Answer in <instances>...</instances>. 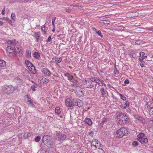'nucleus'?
I'll return each mask as SVG.
<instances>
[{"label":"nucleus","mask_w":153,"mask_h":153,"mask_svg":"<svg viewBox=\"0 0 153 153\" xmlns=\"http://www.w3.org/2000/svg\"><path fill=\"white\" fill-rule=\"evenodd\" d=\"M100 91L101 93V94L102 97H104V95L106 94L104 88H101L100 89Z\"/></svg>","instance_id":"28"},{"label":"nucleus","mask_w":153,"mask_h":153,"mask_svg":"<svg viewBox=\"0 0 153 153\" xmlns=\"http://www.w3.org/2000/svg\"><path fill=\"white\" fill-rule=\"evenodd\" d=\"M6 51L8 55L14 52L15 50L13 48L10 46H8L6 48Z\"/></svg>","instance_id":"9"},{"label":"nucleus","mask_w":153,"mask_h":153,"mask_svg":"<svg viewBox=\"0 0 153 153\" xmlns=\"http://www.w3.org/2000/svg\"><path fill=\"white\" fill-rule=\"evenodd\" d=\"M56 136L55 139L56 140H61V137L62 135V133L60 132L56 131L55 134Z\"/></svg>","instance_id":"10"},{"label":"nucleus","mask_w":153,"mask_h":153,"mask_svg":"<svg viewBox=\"0 0 153 153\" xmlns=\"http://www.w3.org/2000/svg\"><path fill=\"white\" fill-rule=\"evenodd\" d=\"M145 59V57H143V58H142V57L140 56L139 57V60L141 62H143V60Z\"/></svg>","instance_id":"46"},{"label":"nucleus","mask_w":153,"mask_h":153,"mask_svg":"<svg viewBox=\"0 0 153 153\" xmlns=\"http://www.w3.org/2000/svg\"><path fill=\"white\" fill-rule=\"evenodd\" d=\"M70 82H73L74 83H76L77 81L74 78L71 80Z\"/></svg>","instance_id":"41"},{"label":"nucleus","mask_w":153,"mask_h":153,"mask_svg":"<svg viewBox=\"0 0 153 153\" xmlns=\"http://www.w3.org/2000/svg\"><path fill=\"white\" fill-rule=\"evenodd\" d=\"M120 107L123 109H125L126 108V106H124V105H120Z\"/></svg>","instance_id":"54"},{"label":"nucleus","mask_w":153,"mask_h":153,"mask_svg":"<svg viewBox=\"0 0 153 153\" xmlns=\"http://www.w3.org/2000/svg\"><path fill=\"white\" fill-rule=\"evenodd\" d=\"M115 68H116V67H115ZM114 71H116V72H115V74H117L119 72V71L117 70H116V71L115 69Z\"/></svg>","instance_id":"59"},{"label":"nucleus","mask_w":153,"mask_h":153,"mask_svg":"<svg viewBox=\"0 0 153 153\" xmlns=\"http://www.w3.org/2000/svg\"><path fill=\"white\" fill-rule=\"evenodd\" d=\"M140 65L142 67H143L144 66V65L143 63H142V62H141V63H140Z\"/></svg>","instance_id":"64"},{"label":"nucleus","mask_w":153,"mask_h":153,"mask_svg":"<svg viewBox=\"0 0 153 153\" xmlns=\"http://www.w3.org/2000/svg\"><path fill=\"white\" fill-rule=\"evenodd\" d=\"M135 117L141 123H145V120L141 117L136 115L135 116Z\"/></svg>","instance_id":"18"},{"label":"nucleus","mask_w":153,"mask_h":153,"mask_svg":"<svg viewBox=\"0 0 153 153\" xmlns=\"http://www.w3.org/2000/svg\"><path fill=\"white\" fill-rule=\"evenodd\" d=\"M31 100H29L27 101V102H29V104H32V102L31 101Z\"/></svg>","instance_id":"63"},{"label":"nucleus","mask_w":153,"mask_h":153,"mask_svg":"<svg viewBox=\"0 0 153 153\" xmlns=\"http://www.w3.org/2000/svg\"><path fill=\"white\" fill-rule=\"evenodd\" d=\"M137 140L141 143L143 144H146L148 142V139L146 137L145 138H137Z\"/></svg>","instance_id":"8"},{"label":"nucleus","mask_w":153,"mask_h":153,"mask_svg":"<svg viewBox=\"0 0 153 153\" xmlns=\"http://www.w3.org/2000/svg\"><path fill=\"white\" fill-rule=\"evenodd\" d=\"M85 81L87 82L86 84V87L91 88H92L94 86V84L92 83V82L87 80H85Z\"/></svg>","instance_id":"11"},{"label":"nucleus","mask_w":153,"mask_h":153,"mask_svg":"<svg viewBox=\"0 0 153 153\" xmlns=\"http://www.w3.org/2000/svg\"><path fill=\"white\" fill-rule=\"evenodd\" d=\"M125 105H126V107H128L130 103L128 101H126Z\"/></svg>","instance_id":"43"},{"label":"nucleus","mask_w":153,"mask_h":153,"mask_svg":"<svg viewBox=\"0 0 153 153\" xmlns=\"http://www.w3.org/2000/svg\"><path fill=\"white\" fill-rule=\"evenodd\" d=\"M140 55L141 56V57H142V58H143V57H145V58H147V56H145V53L144 52H140Z\"/></svg>","instance_id":"32"},{"label":"nucleus","mask_w":153,"mask_h":153,"mask_svg":"<svg viewBox=\"0 0 153 153\" xmlns=\"http://www.w3.org/2000/svg\"><path fill=\"white\" fill-rule=\"evenodd\" d=\"M133 14L132 15V16H138V13L137 12H135L134 13H132Z\"/></svg>","instance_id":"45"},{"label":"nucleus","mask_w":153,"mask_h":153,"mask_svg":"<svg viewBox=\"0 0 153 153\" xmlns=\"http://www.w3.org/2000/svg\"><path fill=\"white\" fill-rule=\"evenodd\" d=\"M6 65V62L3 60H0V67H5Z\"/></svg>","instance_id":"19"},{"label":"nucleus","mask_w":153,"mask_h":153,"mask_svg":"<svg viewBox=\"0 0 153 153\" xmlns=\"http://www.w3.org/2000/svg\"><path fill=\"white\" fill-rule=\"evenodd\" d=\"M149 113L150 114H153V107L151 108L149 110Z\"/></svg>","instance_id":"48"},{"label":"nucleus","mask_w":153,"mask_h":153,"mask_svg":"<svg viewBox=\"0 0 153 153\" xmlns=\"http://www.w3.org/2000/svg\"><path fill=\"white\" fill-rule=\"evenodd\" d=\"M96 33L99 36H100L101 37H102V35L101 34V33L100 31L99 30L97 31Z\"/></svg>","instance_id":"44"},{"label":"nucleus","mask_w":153,"mask_h":153,"mask_svg":"<svg viewBox=\"0 0 153 153\" xmlns=\"http://www.w3.org/2000/svg\"><path fill=\"white\" fill-rule=\"evenodd\" d=\"M125 27H118L117 28V30L120 31H122L124 29Z\"/></svg>","instance_id":"40"},{"label":"nucleus","mask_w":153,"mask_h":153,"mask_svg":"<svg viewBox=\"0 0 153 153\" xmlns=\"http://www.w3.org/2000/svg\"><path fill=\"white\" fill-rule=\"evenodd\" d=\"M98 142H99L96 139L93 140L91 142V145L95 147V145H97L98 144Z\"/></svg>","instance_id":"23"},{"label":"nucleus","mask_w":153,"mask_h":153,"mask_svg":"<svg viewBox=\"0 0 153 153\" xmlns=\"http://www.w3.org/2000/svg\"><path fill=\"white\" fill-rule=\"evenodd\" d=\"M117 119L120 125L128 124L129 122V118L127 114L118 112L117 114Z\"/></svg>","instance_id":"1"},{"label":"nucleus","mask_w":153,"mask_h":153,"mask_svg":"<svg viewBox=\"0 0 153 153\" xmlns=\"http://www.w3.org/2000/svg\"><path fill=\"white\" fill-rule=\"evenodd\" d=\"M67 137V136L66 135L64 134H62V135L61 137V140L63 141Z\"/></svg>","instance_id":"29"},{"label":"nucleus","mask_w":153,"mask_h":153,"mask_svg":"<svg viewBox=\"0 0 153 153\" xmlns=\"http://www.w3.org/2000/svg\"><path fill=\"white\" fill-rule=\"evenodd\" d=\"M88 134H89V135L91 137H93L94 136V131H91L90 129L89 131L88 132Z\"/></svg>","instance_id":"34"},{"label":"nucleus","mask_w":153,"mask_h":153,"mask_svg":"<svg viewBox=\"0 0 153 153\" xmlns=\"http://www.w3.org/2000/svg\"><path fill=\"white\" fill-rule=\"evenodd\" d=\"M56 19V18L55 17H54L52 18V23H54Z\"/></svg>","instance_id":"56"},{"label":"nucleus","mask_w":153,"mask_h":153,"mask_svg":"<svg viewBox=\"0 0 153 153\" xmlns=\"http://www.w3.org/2000/svg\"><path fill=\"white\" fill-rule=\"evenodd\" d=\"M38 85L37 84L34 83L31 86V88L33 91H36L35 88L37 87Z\"/></svg>","instance_id":"22"},{"label":"nucleus","mask_w":153,"mask_h":153,"mask_svg":"<svg viewBox=\"0 0 153 153\" xmlns=\"http://www.w3.org/2000/svg\"><path fill=\"white\" fill-rule=\"evenodd\" d=\"M14 52L19 56H21L23 55V51L22 49L21 48L20 49L19 46L18 45L15 48Z\"/></svg>","instance_id":"4"},{"label":"nucleus","mask_w":153,"mask_h":153,"mask_svg":"<svg viewBox=\"0 0 153 153\" xmlns=\"http://www.w3.org/2000/svg\"><path fill=\"white\" fill-rule=\"evenodd\" d=\"M53 59H55V61L57 63H60L62 60V58H53Z\"/></svg>","instance_id":"26"},{"label":"nucleus","mask_w":153,"mask_h":153,"mask_svg":"<svg viewBox=\"0 0 153 153\" xmlns=\"http://www.w3.org/2000/svg\"><path fill=\"white\" fill-rule=\"evenodd\" d=\"M25 63L28 67L29 69H30V68H31V67L33 65L32 63L30 62V61L28 60H25Z\"/></svg>","instance_id":"15"},{"label":"nucleus","mask_w":153,"mask_h":153,"mask_svg":"<svg viewBox=\"0 0 153 153\" xmlns=\"http://www.w3.org/2000/svg\"><path fill=\"white\" fill-rule=\"evenodd\" d=\"M4 91L8 94L12 93L14 90V88L12 85H6L3 88Z\"/></svg>","instance_id":"3"},{"label":"nucleus","mask_w":153,"mask_h":153,"mask_svg":"<svg viewBox=\"0 0 153 153\" xmlns=\"http://www.w3.org/2000/svg\"><path fill=\"white\" fill-rule=\"evenodd\" d=\"M71 75L68 73L65 74V76L68 78Z\"/></svg>","instance_id":"53"},{"label":"nucleus","mask_w":153,"mask_h":153,"mask_svg":"<svg viewBox=\"0 0 153 153\" xmlns=\"http://www.w3.org/2000/svg\"><path fill=\"white\" fill-rule=\"evenodd\" d=\"M3 19L7 21L8 20L9 18L7 17H3Z\"/></svg>","instance_id":"58"},{"label":"nucleus","mask_w":153,"mask_h":153,"mask_svg":"<svg viewBox=\"0 0 153 153\" xmlns=\"http://www.w3.org/2000/svg\"><path fill=\"white\" fill-rule=\"evenodd\" d=\"M50 140V136L49 135H44L42 138V140L43 142L44 143L45 141H49Z\"/></svg>","instance_id":"13"},{"label":"nucleus","mask_w":153,"mask_h":153,"mask_svg":"<svg viewBox=\"0 0 153 153\" xmlns=\"http://www.w3.org/2000/svg\"><path fill=\"white\" fill-rule=\"evenodd\" d=\"M41 30L42 31V32H43L44 31V33H45L46 32H45V27H41Z\"/></svg>","instance_id":"55"},{"label":"nucleus","mask_w":153,"mask_h":153,"mask_svg":"<svg viewBox=\"0 0 153 153\" xmlns=\"http://www.w3.org/2000/svg\"><path fill=\"white\" fill-rule=\"evenodd\" d=\"M11 17L13 19H14V18H15V14L14 13H12L11 14Z\"/></svg>","instance_id":"47"},{"label":"nucleus","mask_w":153,"mask_h":153,"mask_svg":"<svg viewBox=\"0 0 153 153\" xmlns=\"http://www.w3.org/2000/svg\"><path fill=\"white\" fill-rule=\"evenodd\" d=\"M138 143L137 141H134L132 143V145L134 146H136L138 145Z\"/></svg>","instance_id":"37"},{"label":"nucleus","mask_w":153,"mask_h":153,"mask_svg":"<svg viewBox=\"0 0 153 153\" xmlns=\"http://www.w3.org/2000/svg\"><path fill=\"white\" fill-rule=\"evenodd\" d=\"M8 22L9 24L11 26L13 25V24L12 23V21L11 20L9 19H8V20L7 21Z\"/></svg>","instance_id":"50"},{"label":"nucleus","mask_w":153,"mask_h":153,"mask_svg":"<svg viewBox=\"0 0 153 153\" xmlns=\"http://www.w3.org/2000/svg\"><path fill=\"white\" fill-rule=\"evenodd\" d=\"M42 80H43L42 81L43 82V83L45 84L48 83L49 81V80L48 79H47L46 78L44 80H43L42 79Z\"/></svg>","instance_id":"38"},{"label":"nucleus","mask_w":153,"mask_h":153,"mask_svg":"<svg viewBox=\"0 0 153 153\" xmlns=\"http://www.w3.org/2000/svg\"><path fill=\"white\" fill-rule=\"evenodd\" d=\"M125 84H128L129 83V81L128 79H126L124 81Z\"/></svg>","instance_id":"52"},{"label":"nucleus","mask_w":153,"mask_h":153,"mask_svg":"<svg viewBox=\"0 0 153 153\" xmlns=\"http://www.w3.org/2000/svg\"><path fill=\"white\" fill-rule=\"evenodd\" d=\"M103 22V23L105 24H109L110 23V22L108 20H104Z\"/></svg>","instance_id":"39"},{"label":"nucleus","mask_w":153,"mask_h":153,"mask_svg":"<svg viewBox=\"0 0 153 153\" xmlns=\"http://www.w3.org/2000/svg\"><path fill=\"white\" fill-rule=\"evenodd\" d=\"M85 123L89 126L91 125L92 123L91 120L90 118H86L84 120Z\"/></svg>","instance_id":"14"},{"label":"nucleus","mask_w":153,"mask_h":153,"mask_svg":"<svg viewBox=\"0 0 153 153\" xmlns=\"http://www.w3.org/2000/svg\"><path fill=\"white\" fill-rule=\"evenodd\" d=\"M127 134V130L124 127H122L117 131L115 135L116 138H120Z\"/></svg>","instance_id":"2"},{"label":"nucleus","mask_w":153,"mask_h":153,"mask_svg":"<svg viewBox=\"0 0 153 153\" xmlns=\"http://www.w3.org/2000/svg\"><path fill=\"white\" fill-rule=\"evenodd\" d=\"M33 56L35 58L38 59L39 58L40 55L38 52H35L33 54Z\"/></svg>","instance_id":"16"},{"label":"nucleus","mask_w":153,"mask_h":153,"mask_svg":"<svg viewBox=\"0 0 153 153\" xmlns=\"http://www.w3.org/2000/svg\"><path fill=\"white\" fill-rule=\"evenodd\" d=\"M33 37L35 38L36 39V42H38V40L39 37V36L38 35L35 33L33 35Z\"/></svg>","instance_id":"30"},{"label":"nucleus","mask_w":153,"mask_h":153,"mask_svg":"<svg viewBox=\"0 0 153 153\" xmlns=\"http://www.w3.org/2000/svg\"><path fill=\"white\" fill-rule=\"evenodd\" d=\"M71 11V10L70 9H66V11L68 12H70Z\"/></svg>","instance_id":"62"},{"label":"nucleus","mask_w":153,"mask_h":153,"mask_svg":"<svg viewBox=\"0 0 153 153\" xmlns=\"http://www.w3.org/2000/svg\"><path fill=\"white\" fill-rule=\"evenodd\" d=\"M41 139V137L40 136H38L35 138V140L36 142H38Z\"/></svg>","instance_id":"33"},{"label":"nucleus","mask_w":153,"mask_h":153,"mask_svg":"<svg viewBox=\"0 0 153 153\" xmlns=\"http://www.w3.org/2000/svg\"><path fill=\"white\" fill-rule=\"evenodd\" d=\"M119 95L120 96V98L121 99H122L123 100H126V98L122 94H119Z\"/></svg>","instance_id":"36"},{"label":"nucleus","mask_w":153,"mask_h":153,"mask_svg":"<svg viewBox=\"0 0 153 153\" xmlns=\"http://www.w3.org/2000/svg\"><path fill=\"white\" fill-rule=\"evenodd\" d=\"M107 118H104L102 120L100 124V125L101 126H102L103 124L107 122Z\"/></svg>","instance_id":"27"},{"label":"nucleus","mask_w":153,"mask_h":153,"mask_svg":"<svg viewBox=\"0 0 153 153\" xmlns=\"http://www.w3.org/2000/svg\"><path fill=\"white\" fill-rule=\"evenodd\" d=\"M42 71L43 74L48 76H51L52 74L51 72L47 68H43Z\"/></svg>","instance_id":"7"},{"label":"nucleus","mask_w":153,"mask_h":153,"mask_svg":"<svg viewBox=\"0 0 153 153\" xmlns=\"http://www.w3.org/2000/svg\"><path fill=\"white\" fill-rule=\"evenodd\" d=\"M73 78V76L72 75H70V76L68 78V79L70 81Z\"/></svg>","instance_id":"49"},{"label":"nucleus","mask_w":153,"mask_h":153,"mask_svg":"<svg viewBox=\"0 0 153 153\" xmlns=\"http://www.w3.org/2000/svg\"><path fill=\"white\" fill-rule=\"evenodd\" d=\"M50 140H49V141H45V142H46V143L48 145V144H51L50 143Z\"/></svg>","instance_id":"61"},{"label":"nucleus","mask_w":153,"mask_h":153,"mask_svg":"<svg viewBox=\"0 0 153 153\" xmlns=\"http://www.w3.org/2000/svg\"><path fill=\"white\" fill-rule=\"evenodd\" d=\"M60 112V108L58 107H56L55 109V113L57 114H59Z\"/></svg>","instance_id":"25"},{"label":"nucleus","mask_w":153,"mask_h":153,"mask_svg":"<svg viewBox=\"0 0 153 153\" xmlns=\"http://www.w3.org/2000/svg\"><path fill=\"white\" fill-rule=\"evenodd\" d=\"M14 81L18 84H22L23 83V81L22 79L19 77H16L14 79Z\"/></svg>","instance_id":"12"},{"label":"nucleus","mask_w":153,"mask_h":153,"mask_svg":"<svg viewBox=\"0 0 153 153\" xmlns=\"http://www.w3.org/2000/svg\"><path fill=\"white\" fill-rule=\"evenodd\" d=\"M78 93H79V94L81 96H82L84 95L83 91L82 90H79L78 91Z\"/></svg>","instance_id":"42"},{"label":"nucleus","mask_w":153,"mask_h":153,"mask_svg":"<svg viewBox=\"0 0 153 153\" xmlns=\"http://www.w3.org/2000/svg\"><path fill=\"white\" fill-rule=\"evenodd\" d=\"M51 40V37L50 36L48 37V39L46 40L47 42H50Z\"/></svg>","instance_id":"51"},{"label":"nucleus","mask_w":153,"mask_h":153,"mask_svg":"<svg viewBox=\"0 0 153 153\" xmlns=\"http://www.w3.org/2000/svg\"><path fill=\"white\" fill-rule=\"evenodd\" d=\"M6 42L9 45H12L14 43V42L13 41L9 40H7Z\"/></svg>","instance_id":"35"},{"label":"nucleus","mask_w":153,"mask_h":153,"mask_svg":"<svg viewBox=\"0 0 153 153\" xmlns=\"http://www.w3.org/2000/svg\"><path fill=\"white\" fill-rule=\"evenodd\" d=\"M74 100H71L70 99H67L65 101V104L66 106L69 107H71L74 105Z\"/></svg>","instance_id":"6"},{"label":"nucleus","mask_w":153,"mask_h":153,"mask_svg":"<svg viewBox=\"0 0 153 153\" xmlns=\"http://www.w3.org/2000/svg\"><path fill=\"white\" fill-rule=\"evenodd\" d=\"M74 105L77 106L79 107H81L83 105L82 102L78 99H74Z\"/></svg>","instance_id":"5"},{"label":"nucleus","mask_w":153,"mask_h":153,"mask_svg":"<svg viewBox=\"0 0 153 153\" xmlns=\"http://www.w3.org/2000/svg\"><path fill=\"white\" fill-rule=\"evenodd\" d=\"M89 79L91 81V82L92 81L95 82H96L97 83H98V81H100V80L97 79V77H91Z\"/></svg>","instance_id":"17"},{"label":"nucleus","mask_w":153,"mask_h":153,"mask_svg":"<svg viewBox=\"0 0 153 153\" xmlns=\"http://www.w3.org/2000/svg\"><path fill=\"white\" fill-rule=\"evenodd\" d=\"M102 146L100 143H99L98 142V144H97V145H95V148L101 149H102V148H101V147H102Z\"/></svg>","instance_id":"24"},{"label":"nucleus","mask_w":153,"mask_h":153,"mask_svg":"<svg viewBox=\"0 0 153 153\" xmlns=\"http://www.w3.org/2000/svg\"><path fill=\"white\" fill-rule=\"evenodd\" d=\"M26 55L27 58H30L31 57V52L30 51L27 50L26 51Z\"/></svg>","instance_id":"21"},{"label":"nucleus","mask_w":153,"mask_h":153,"mask_svg":"<svg viewBox=\"0 0 153 153\" xmlns=\"http://www.w3.org/2000/svg\"><path fill=\"white\" fill-rule=\"evenodd\" d=\"M153 108L152 107H151V105H148V106H147V108H148V109H149V110H150V109L151 108Z\"/></svg>","instance_id":"60"},{"label":"nucleus","mask_w":153,"mask_h":153,"mask_svg":"<svg viewBox=\"0 0 153 153\" xmlns=\"http://www.w3.org/2000/svg\"><path fill=\"white\" fill-rule=\"evenodd\" d=\"M145 134L143 133H140L139 135H137V137L138 138H144L145 136Z\"/></svg>","instance_id":"31"},{"label":"nucleus","mask_w":153,"mask_h":153,"mask_svg":"<svg viewBox=\"0 0 153 153\" xmlns=\"http://www.w3.org/2000/svg\"><path fill=\"white\" fill-rule=\"evenodd\" d=\"M5 10V8H4L2 10V12H1V13L3 15H4L5 14V13H4Z\"/></svg>","instance_id":"57"},{"label":"nucleus","mask_w":153,"mask_h":153,"mask_svg":"<svg viewBox=\"0 0 153 153\" xmlns=\"http://www.w3.org/2000/svg\"><path fill=\"white\" fill-rule=\"evenodd\" d=\"M30 68V70L31 71L32 73L33 74H35L36 73V70L33 65V66H32V67H31V68Z\"/></svg>","instance_id":"20"}]
</instances>
